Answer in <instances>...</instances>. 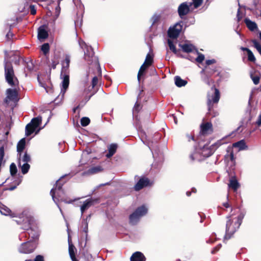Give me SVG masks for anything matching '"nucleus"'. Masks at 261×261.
<instances>
[{"instance_id": "f257e3e1", "label": "nucleus", "mask_w": 261, "mask_h": 261, "mask_svg": "<svg viewBox=\"0 0 261 261\" xmlns=\"http://www.w3.org/2000/svg\"><path fill=\"white\" fill-rule=\"evenodd\" d=\"M244 215L237 208L231 210L230 214L227 217L225 238H230L240 227Z\"/></svg>"}, {"instance_id": "f03ea898", "label": "nucleus", "mask_w": 261, "mask_h": 261, "mask_svg": "<svg viewBox=\"0 0 261 261\" xmlns=\"http://www.w3.org/2000/svg\"><path fill=\"white\" fill-rule=\"evenodd\" d=\"M70 58L69 55H66L64 60L62 62V68L61 73V78L62 81L61 84V92L59 95L61 99L64 97V94L68 88L69 84V67Z\"/></svg>"}, {"instance_id": "7ed1b4c3", "label": "nucleus", "mask_w": 261, "mask_h": 261, "mask_svg": "<svg viewBox=\"0 0 261 261\" xmlns=\"http://www.w3.org/2000/svg\"><path fill=\"white\" fill-rule=\"evenodd\" d=\"M66 176V175H65L64 176H62L57 181L56 184V187L53 188L50 192L54 201L56 203L62 214V211L61 207H60L59 205L58 204V202L59 201L61 200L64 201L67 203H71L73 201L75 200V199H74L73 200H71L69 201H67L64 199L63 195H64V192L62 189V187L65 182L62 181V179L64 177V176Z\"/></svg>"}, {"instance_id": "20e7f679", "label": "nucleus", "mask_w": 261, "mask_h": 261, "mask_svg": "<svg viewBox=\"0 0 261 261\" xmlns=\"http://www.w3.org/2000/svg\"><path fill=\"white\" fill-rule=\"evenodd\" d=\"M79 45L83 49H86L85 51V59L86 60L88 64H95V66L97 68L98 72L101 73V69L97 57L94 56V52L91 46H88L86 43L81 40H79Z\"/></svg>"}, {"instance_id": "39448f33", "label": "nucleus", "mask_w": 261, "mask_h": 261, "mask_svg": "<svg viewBox=\"0 0 261 261\" xmlns=\"http://www.w3.org/2000/svg\"><path fill=\"white\" fill-rule=\"evenodd\" d=\"M5 75L6 81L12 87H16L18 85V81L14 75L12 64L6 62L5 64Z\"/></svg>"}, {"instance_id": "423d86ee", "label": "nucleus", "mask_w": 261, "mask_h": 261, "mask_svg": "<svg viewBox=\"0 0 261 261\" xmlns=\"http://www.w3.org/2000/svg\"><path fill=\"white\" fill-rule=\"evenodd\" d=\"M147 213V208L144 205L139 207L136 210L130 215L129 221L132 224H136L140 220V218Z\"/></svg>"}, {"instance_id": "0eeeda50", "label": "nucleus", "mask_w": 261, "mask_h": 261, "mask_svg": "<svg viewBox=\"0 0 261 261\" xmlns=\"http://www.w3.org/2000/svg\"><path fill=\"white\" fill-rule=\"evenodd\" d=\"M41 121V117L38 116L33 118L31 121L25 126V135L29 136L34 132L36 129L40 125Z\"/></svg>"}, {"instance_id": "6e6552de", "label": "nucleus", "mask_w": 261, "mask_h": 261, "mask_svg": "<svg viewBox=\"0 0 261 261\" xmlns=\"http://www.w3.org/2000/svg\"><path fill=\"white\" fill-rule=\"evenodd\" d=\"M22 217H20L19 220H16L15 221L18 224L22 225V228L23 229L28 230L33 221V218L30 215L28 216L24 214H22Z\"/></svg>"}, {"instance_id": "1a4fd4ad", "label": "nucleus", "mask_w": 261, "mask_h": 261, "mask_svg": "<svg viewBox=\"0 0 261 261\" xmlns=\"http://www.w3.org/2000/svg\"><path fill=\"white\" fill-rule=\"evenodd\" d=\"M18 90L16 88L14 89H8L6 91V97L5 101L9 103L11 101L15 102L18 101Z\"/></svg>"}, {"instance_id": "9d476101", "label": "nucleus", "mask_w": 261, "mask_h": 261, "mask_svg": "<svg viewBox=\"0 0 261 261\" xmlns=\"http://www.w3.org/2000/svg\"><path fill=\"white\" fill-rule=\"evenodd\" d=\"M193 4L192 2H184L181 3L178 8V13L179 16L182 18L183 16L188 14L191 9H192Z\"/></svg>"}, {"instance_id": "9b49d317", "label": "nucleus", "mask_w": 261, "mask_h": 261, "mask_svg": "<svg viewBox=\"0 0 261 261\" xmlns=\"http://www.w3.org/2000/svg\"><path fill=\"white\" fill-rule=\"evenodd\" d=\"M182 26L180 23H176L173 27H170L168 31V35L169 38L175 39L179 35Z\"/></svg>"}, {"instance_id": "f8f14e48", "label": "nucleus", "mask_w": 261, "mask_h": 261, "mask_svg": "<svg viewBox=\"0 0 261 261\" xmlns=\"http://www.w3.org/2000/svg\"><path fill=\"white\" fill-rule=\"evenodd\" d=\"M36 248L35 244L31 241L23 243L19 248V251L22 253H30L33 252Z\"/></svg>"}, {"instance_id": "ddd939ff", "label": "nucleus", "mask_w": 261, "mask_h": 261, "mask_svg": "<svg viewBox=\"0 0 261 261\" xmlns=\"http://www.w3.org/2000/svg\"><path fill=\"white\" fill-rule=\"evenodd\" d=\"M214 89L215 93L214 95L212 96V98H210V95L207 94V105L208 108V111L210 112L212 108V102L218 103L220 99V92L218 89L214 88V86H213L212 89Z\"/></svg>"}, {"instance_id": "4468645a", "label": "nucleus", "mask_w": 261, "mask_h": 261, "mask_svg": "<svg viewBox=\"0 0 261 261\" xmlns=\"http://www.w3.org/2000/svg\"><path fill=\"white\" fill-rule=\"evenodd\" d=\"M203 159L211 156L216 150V148H213L212 146H209L208 144L204 145L202 148H199Z\"/></svg>"}, {"instance_id": "2eb2a0df", "label": "nucleus", "mask_w": 261, "mask_h": 261, "mask_svg": "<svg viewBox=\"0 0 261 261\" xmlns=\"http://www.w3.org/2000/svg\"><path fill=\"white\" fill-rule=\"evenodd\" d=\"M213 132V125L211 122H202L200 125V133L203 135L211 134Z\"/></svg>"}, {"instance_id": "dca6fc26", "label": "nucleus", "mask_w": 261, "mask_h": 261, "mask_svg": "<svg viewBox=\"0 0 261 261\" xmlns=\"http://www.w3.org/2000/svg\"><path fill=\"white\" fill-rule=\"evenodd\" d=\"M150 185L149 180L147 178L142 177L140 179L138 182L135 186V190L136 191H139L144 187Z\"/></svg>"}, {"instance_id": "f3484780", "label": "nucleus", "mask_w": 261, "mask_h": 261, "mask_svg": "<svg viewBox=\"0 0 261 261\" xmlns=\"http://www.w3.org/2000/svg\"><path fill=\"white\" fill-rule=\"evenodd\" d=\"M30 9V13L32 15H35L36 13V10L34 5H30L25 4L23 7H20L18 8V11L20 12L27 13L29 11V9Z\"/></svg>"}, {"instance_id": "a211bd4d", "label": "nucleus", "mask_w": 261, "mask_h": 261, "mask_svg": "<svg viewBox=\"0 0 261 261\" xmlns=\"http://www.w3.org/2000/svg\"><path fill=\"white\" fill-rule=\"evenodd\" d=\"M226 160L229 163L230 162L231 165H234L235 159L233 150L231 147H228L227 149V153L225 155Z\"/></svg>"}, {"instance_id": "6ab92c4d", "label": "nucleus", "mask_w": 261, "mask_h": 261, "mask_svg": "<svg viewBox=\"0 0 261 261\" xmlns=\"http://www.w3.org/2000/svg\"><path fill=\"white\" fill-rule=\"evenodd\" d=\"M179 46L182 49V51L185 53H195L196 48L194 46H193L191 44L189 43H184V44H179Z\"/></svg>"}, {"instance_id": "aec40b11", "label": "nucleus", "mask_w": 261, "mask_h": 261, "mask_svg": "<svg viewBox=\"0 0 261 261\" xmlns=\"http://www.w3.org/2000/svg\"><path fill=\"white\" fill-rule=\"evenodd\" d=\"M17 158L18 162L20 161L21 163H29L31 160L30 155L27 152L17 153Z\"/></svg>"}, {"instance_id": "412c9836", "label": "nucleus", "mask_w": 261, "mask_h": 261, "mask_svg": "<svg viewBox=\"0 0 261 261\" xmlns=\"http://www.w3.org/2000/svg\"><path fill=\"white\" fill-rule=\"evenodd\" d=\"M93 204L94 200L92 199H88L86 200L84 202L83 205L81 206L82 216L83 215L84 212L90 207Z\"/></svg>"}, {"instance_id": "4be33fe9", "label": "nucleus", "mask_w": 261, "mask_h": 261, "mask_svg": "<svg viewBox=\"0 0 261 261\" xmlns=\"http://www.w3.org/2000/svg\"><path fill=\"white\" fill-rule=\"evenodd\" d=\"M190 158L193 161H201L203 159L199 148H196L195 151L191 154Z\"/></svg>"}, {"instance_id": "5701e85b", "label": "nucleus", "mask_w": 261, "mask_h": 261, "mask_svg": "<svg viewBox=\"0 0 261 261\" xmlns=\"http://www.w3.org/2000/svg\"><path fill=\"white\" fill-rule=\"evenodd\" d=\"M130 261H145V257L143 253L138 251L133 254Z\"/></svg>"}, {"instance_id": "b1692460", "label": "nucleus", "mask_w": 261, "mask_h": 261, "mask_svg": "<svg viewBox=\"0 0 261 261\" xmlns=\"http://www.w3.org/2000/svg\"><path fill=\"white\" fill-rule=\"evenodd\" d=\"M228 186L229 188H231L234 191H236L239 188L240 184L235 177H232L229 179Z\"/></svg>"}, {"instance_id": "393cba45", "label": "nucleus", "mask_w": 261, "mask_h": 261, "mask_svg": "<svg viewBox=\"0 0 261 261\" xmlns=\"http://www.w3.org/2000/svg\"><path fill=\"white\" fill-rule=\"evenodd\" d=\"M244 22L249 30L254 31L257 29V25L254 21H252L250 19L246 18Z\"/></svg>"}, {"instance_id": "a878e982", "label": "nucleus", "mask_w": 261, "mask_h": 261, "mask_svg": "<svg viewBox=\"0 0 261 261\" xmlns=\"http://www.w3.org/2000/svg\"><path fill=\"white\" fill-rule=\"evenodd\" d=\"M48 33L45 30L43 27H41L38 29V38L41 40H44L47 38Z\"/></svg>"}, {"instance_id": "bb28decb", "label": "nucleus", "mask_w": 261, "mask_h": 261, "mask_svg": "<svg viewBox=\"0 0 261 261\" xmlns=\"http://www.w3.org/2000/svg\"><path fill=\"white\" fill-rule=\"evenodd\" d=\"M232 146L233 147L238 148L239 150H245L248 148L244 140H241L233 143Z\"/></svg>"}, {"instance_id": "cd10ccee", "label": "nucleus", "mask_w": 261, "mask_h": 261, "mask_svg": "<svg viewBox=\"0 0 261 261\" xmlns=\"http://www.w3.org/2000/svg\"><path fill=\"white\" fill-rule=\"evenodd\" d=\"M18 166L23 174L27 173L30 168V165L28 163H21L20 161L18 163Z\"/></svg>"}, {"instance_id": "c85d7f7f", "label": "nucleus", "mask_w": 261, "mask_h": 261, "mask_svg": "<svg viewBox=\"0 0 261 261\" xmlns=\"http://www.w3.org/2000/svg\"><path fill=\"white\" fill-rule=\"evenodd\" d=\"M25 138L21 139L17 143V153L23 152V150L25 148Z\"/></svg>"}, {"instance_id": "c756f323", "label": "nucleus", "mask_w": 261, "mask_h": 261, "mask_svg": "<svg viewBox=\"0 0 261 261\" xmlns=\"http://www.w3.org/2000/svg\"><path fill=\"white\" fill-rule=\"evenodd\" d=\"M117 148V145L112 144L110 145L108 148L109 152L107 154L106 156L108 158L111 157L115 153Z\"/></svg>"}, {"instance_id": "7c9ffc66", "label": "nucleus", "mask_w": 261, "mask_h": 261, "mask_svg": "<svg viewBox=\"0 0 261 261\" xmlns=\"http://www.w3.org/2000/svg\"><path fill=\"white\" fill-rule=\"evenodd\" d=\"M175 84L178 87L185 86L187 84V82L181 79L179 76H176L174 78Z\"/></svg>"}, {"instance_id": "2f4dec72", "label": "nucleus", "mask_w": 261, "mask_h": 261, "mask_svg": "<svg viewBox=\"0 0 261 261\" xmlns=\"http://www.w3.org/2000/svg\"><path fill=\"white\" fill-rule=\"evenodd\" d=\"M74 250V247L73 245L69 243V253L71 259L72 261H78L75 258Z\"/></svg>"}, {"instance_id": "473e14b6", "label": "nucleus", "mask_w": 261, "mask_h": 261, "mask_svg": "<svg viewBox=\"0 0 261 261\" xmlns=\"http://www.w3.org/2000/svg\"><path fill=\"white\" fill-rule=\"evenodd\" d=\"M250 77L255 85H257L259 82L260 75L258 73H254L250 74Z\"/></svg>"}, {"instance_id": "72a5a7b5", "label": "nucleus", "mask_w": 261, "mask_h": 261, "mask_svg": "<svg viewBox=\"0 0 261 261\" xmlns=\"http://www.w3.org/2000/svg\"><path fill=\"white\" fill-rule=\"evenodd\" d=\"M0 212L4 215H10L11 213L10 210L4 205H0Z\"/></svg>"}, {"instance_id": "f704fd0d", "label": "nucleus", "mask_w": 261, "mask_h": 261, "mask_svg": "<svg viewBox=\"0 0 261 261\" xmlns=\"http://www.w3.org/2000/svg\"><path fill=\"white\" fill-rule=\"evenodd\" d=\"M167 43L170 49L175 54H178V50L176 49L175 46L174 45L173 41L170 39H168Z\"/></svg>"}, {"instance_id": "c9c22d12", "label": "nucleus", "mask_w": 261, "mask_h": 261, "mask_svg": "<svg viewBox=\"0 0 261 261\" xmlns=\"http://www.w3.org/2000/svg\"><path fill=\"white\" fill-rule=\"evenodd\" d=\"M194 54L198 55L197 57L195 59L197 62L201 63L204 61L205 58L204 55L199 53L197 49L195 50Z\"/></svg>"}, {"instance_id": "e433bc0d", "label": "nucleus", "mask_w": 261, "mask_h": 261, "mask_svg": "<svg viewBox=\"0 0 261 261\" xmlns=\"http://www.w3.org/2000/svg\"><path fill=\"white\" fill-rule=\"evenodd\" d=\"M149 66H147L145 64L143 63L141 66L139 71L138 73V80L139 82L140 81V77L143 74L144 71L147 69Z\"/></svg>"}, {"instance_id": "4c0bfd02", "label": "nucleus", "mask_w": 261, "mask_h": 261, "mask_svg": "<svg viewBox=\"0 0 261 261\" xmlns=\"http://www.w3.org/2000/svg\"><path fill=\"white\" fill-rule=\"evenodd\" d=\"M152 62V56H151L150 54H148L146 57V59L144 63L147 65V66H150L151 65Z\"/></svg>"}, {"instance_id": "58836bf2", "label": "nucleus", "mask_w": 261, "mask_h": 261, "mask_svg": "<svg viewBox=\"0 0 261 261\" xmlns=\"http://www.w3.org/2000/svg\"><path fill=\"white\" fill-rule=\"evenodd\" d=\"M41 49L44 55L47 54L49 50V45L47 43L43 44L41 47Z\"/></svg>"}, {"instance_id": "ea45409f", "label": "nucleus", "mask_w": 261, "mask_h": 261, "mask_svg": "<svg viewBox=\"0 0 261 261\" xmlns=\"http://www.w3.org/2000/svg\"><path fill=\"white\" fill-rule=\"evenodd\" d=\"M10 171L11 175H15L17 172V169L16 165L14 163H12L10 166Z\"/></svg>"}, {"instance_id": "a19ab883", "label": "nucleus", "mask_w": 261, "mask_h": 261, "mask_svg": "<svg viewBox=\"0 0 261 261\" xmlns=\"http://www.w3.org/2000/svg\"><path fill=\"white\" fill-rule=\"evenodd\" d=\"M101 170V168L100 166L94 167L90 168L88 170V173L90 174H95Z\"/></svg>"}, {"instance_id": "79ce46f5", "label": "nucleus", "mask_w": 261, "mask_h": 261, "mask_svg": "<svg viewBox=\"0 0 261 261\" xmlns=\"http://www.w3.org/2000/svg\"><path fill=\"white\" fill-rule=\"evenodd\" d=\"M252 42L253 44L254 47L257 49V50L261 55V45L260 43L256 40H253Z\"/></svg>"}, {"instance_id": "37998d69", "label": "nucleus", "mask_w": 261, "mask_h": 261, "mask_svg": "<svg viewBox=\"0 0 261 261\" xmlns=\"http://www.w3.org/2000/svg\"><path fill=\"white\" fill-rule=\"evenodd\" d=\"M141 109L140 105L137 101L133 108V113L134 117H137L136 113H138Z\"/></svg>"}, {"instance_id": "c03bdc74", "label": "nucleus", "mask_w": 261, "mask_h": 261, "mask_svg": "<svg viewBox=\"0 0 261 261\" xmlns=\"http://www.w3.org/2000/svg\"><path fill=\"white\" fill-rule=\"evenodd\" d=\"M90 122V119L88 117H83L81 120V125L83 126H87Z\"/></svg>"}, {"instance_id": "a18cd8bd", "label": "nucleus", "mask_w": 261, "mask_h": 261, "mask_svg": "<svg viewBox=\"0 0 261 261\" xmlns=\"http://www.w3.org/2000/svg\"><path fill=\"white\" fill-rule=\"evenodd\" d=\"M248 55V60L249 61L251 62H255V58L253 54V53L251 51V50H248V53H247Z\"/></svg>"}, {"instance_id": "49530a36", "label": "nucleus", "mask_w": 261, "mask_h": 261, "mask_svg": "<svg viewBox=\"0 0 261 261\" xmlns=\"http://www.w3.org/2000/svg\"><path fill=\"white\" fill-rule=\"evenodd\" d=\"M25 68L30 71H32L33 69L34 64L33 63L32 61L29 60L28 62L26 63Z\"/></svg>"}, {"instance_id": "de8ad7c7", "label": "nucleus", "mask_w": 261, "mask_h": 261, "mask_svg": "<svg viewBox=\"0 0 261 261\" xmlns=\"http://www.w3.org/2000/svg\"><path fill=\"white\" fill-rule=\"evenodd\" d=\"M192 1H193V3H192L193 4V6H194V8H198L201 5V4L202 3V0H192Z\"/></svg>"}, {"instance_id": "09e8293b", "label": "nucleus", "mask_w": 261, "mask_h": 261, "mask_svg": "<svg viewBox=\"0 0 261 261\" xmlns=\"http://www.w3.org/2000/svg\"><path fill=\"white\" fill-rule=\"evenodd\" d=\"M160 15L154 14L151 18V21L152 22V25L154 24L157 21H158L160 19Z\"/></svg>"}, {"instance_id": "8fccbe9b", "label": "nucleus", "mask_w": 261, "mask_h": 261, "mask_svg": "<svg viewBox=\"0 0 261 261\" xmlns=\"http://www.w3.org/2000/svg\"><path fill=\"white\" fill-rule=\"evenodd\" d=\"M75 5L81 9H83L84 6L81 4V0H73Z\"/></svg>"}, {"instance_id": "3c124183", "label": "nucleus", "mask_w": 261, "mask_h": 261, "mask_svg": "<svg viewBox=\"0 0 261 261\" xmlns=\"http://www.w3.org/2000/svg\"><path fill=\"white\" fill-rule=\"evenodd\" d=\"M25 261H32V260L28 259V260H26ZM34 261H44V258H43V256L38 255L36 256V257L34 259Z\"/></svg>"}, {"instance_id": "603ef678", "label": "nucleus", "mask_w": 261, "mask_h": 261, "mask_svg": "<svg viewBox=\"0 0 261 261\" xmlns=\"http://www.w3.org/2000/svg\"><path fill=\"white\" fill-rule=\"evenodd\" d=\"M223 143L222 142V141L221 140H219V141H218L216 143H215V144L212 145V147L213 148H216V149L218 147H219L220 145H221Z\"/></svg>"}, {"instance_id": "864d4df0", "label": "nucleus", "mask_w": 261, "mask_h": 261, "mask_svg": "<svg viewBox=\"0 0 261 261\" xmlns=\"http://www.w3.org/2000/svg\"><path fill=\"white\" fill-rule=\"evenodd\" d=\"M60 10H61V8L60 7V4H59V3H58V6L56 7V8L55 9V15L57 17L59 16V15L60 13Z\"/></svg>"}, {"instance_id": "5fc2aeb1", "label": "nucleus", "mask_w": 261, "mask_h": 261, "mask_svg": "<svg viewBox=\"0 0 261 261\" xmlns=\"http://www.w3.org/2000/svg\"><path fill=\"white\" fill-rule=\"evenodd\" d=\"M98 83V78L96 76H94L92 81V87L94 88Z\"/></svg>"}, {"instance_id": "6e6d98bb", "label": "nucleus", "mask_w": 261, "mask_h": 261, "mask_svg": "<svg viewBox=\"0 0 261 261\" xmlns=\"http://www.w3.org/2000/svg\"><path fill=\"white\" fill-rule=\"evenodd\" d=\"M215 62H216V61L214 59L207 60L206 61V64L207 65H210L212 64L215 63Z\"/></svg>"}, {"instance_id": "4d7b16f0", "label": "nucleus", "mask_w": 261, "mask_h": 261, "mask_svg": "<svg viewBox=\"0 0 261 261\" xmlns=\"http://www.w3.org/2000/svg\"><path fill=\"white\" fill-rule=\"evenodd\" d=\"M221 244H219L217 247H216L212 251V254H214L215 253L216 251H217L218 250H219V249L221 248Z\"/></svg>"}, {"instance_id": "13d9d810", "label": "nucleus", "mask_w": 261, "mask_h": 261, "mask_svg": "<svg viewBox=\"0 0 261 261\" xmlns=\"http://www.w3.org/2000/svg\"><path fill=\"white\" fill-rule=\"evenodd\" d=\"M31 230V234L30 232L28 233L29 236H31V237L33 239L37 238L38 234H36V233H35V234L33 233H32L33 232V230Z\"/></svg>"}, {"instance_id": "bf43d9fd", "label": "nucleus", "mask_w": 261, "mask_h": 261, "mask_svg": "<svg viewBox=\"0 0 261 261\" xmlns=\"http://www.w3.org/2000/svg\"><path fill=\"white\" fill-rule=\"evenodd\" d=\"M84 227L83 228V231H85V232H87V230H88V223L85 220L84 221Z\"/></svg>"}, {"instance_id": "052dcab7", "label": "nucleus", "mask_w": 261, "mask_h": 261, "mask_svg": "<svg viewBox=\"0 0 261 261\" xmlns=\"http://www.w3.org/2000/svg\"><path fill=\"white\" fill-rule=\"evenodd\" d=\"M256 124L258 126H260L261 125V114L259 115L257 120L256 122Z\"/></svg>"}, {"instance_id": "680f3d73", "label": "nucleus", "mask_w": 261, "mask_h": 261, "mask_svg": "<svg viewBox=\"0 0 261 261\" xmlns=\"http://www.w3.org/2000/svg\"><path fill=\"white\" fill-rule=\"evenodd\" d=\"M16 188V186H12V187H11L9 188H7L5 189V190H9V191H13L14 190L15 188Z\"/></svg>"}, {"instance_id": "e2e57ef3", "label": "nucleus", "mask_w": 261, "mask_h": 261, "mask_svg": "<svg viewBox=\"0 0 261 261\" xmlns=\"http://www.w3.org/2000/svg\"><path fill=\"white\" fill-rule=\"evenodd\" d=\"M240 10L238 9V13H237V18H238V21H240V20L242 18V17L240 16Z\"/></svg>"}, {"instance_id": "0e129e2a", "label": "nucleus", "mask_w": 261, "mask_h": 261, "mask_svg": "<svg viewBox=\"0 0 261 261\" xmlns=\"http://www.w3.org/2000/svg\"><path fill=\"white\" fill-rule=\"evenodd\" d=\"M187 137L188 139V140L190 141L191 140H194V137L192 135H187Z\"/></svg>"}, {"instance_id": "69168bd1", "label": "nucleus", "mask_w": 261, "mask_h": 261, "mask_svg": "<svg viewBox=\"0 0 261 261\" xmlns=\"http://www.w3.org/2000/svg\"><path fill=\"white\" fill-rule=\"evenodd\" d=\"M240 48L243 51H246L247 53H248V50H250L249 48L244 47H241Z\"/></svg>"}, {"instance_id": "338daca9", "label": "nucleus", "mask_w": 261, "mask_h": 261, "mask_svg": "<svg viewBox=\"0 0 261 261\" xmlns=\"http://www.w3.org/2000/svg\"><path fill=\"white\" fill-rule=\"evenodd\" d=\"M223 206L226 208H228L229 207V204L227 202H225L223 203Z\"/></svg>"}, {"instance_id": "774afa93", "label": "nucleus", "mask_w": 261, "mask_h": 261, "mask_svg": "<svg viewBox=\"0 0 261 261\" xmlns=\"http://www.w3.org/2000/svg\"><path fill=\"white\" fill-rule=\"evenodd\" d=\"M206 83H207V85H211V83H212V84H213V83H214V82H213V81L212 80V81H210L209 80H207L206 81Z\"/></svg>"}]
</instances>
